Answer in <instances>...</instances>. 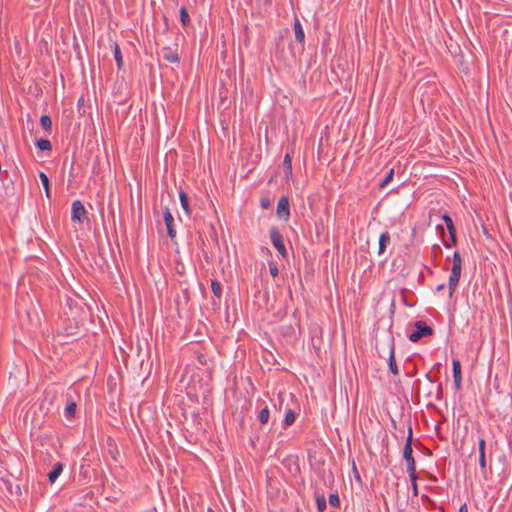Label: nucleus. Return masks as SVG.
Here are the masks:
<instances>
[{"label":"nucleus","mask_w":512,"mask_h":512,"mask_svg":"<svg viewBox=\"0 0 512 512\" xmlns=\"http://www.w3.org/2000/svg\"><path fill=\"white\" fill-rule=\"evenodd\" d=\"M415 331L409 335L411 342H418L421 338L431 336L433 334L432 327L428 326L425 322L419 320L414 323Z\"/></svg>","instance_id":"obj_3"},{"label":"nucleus","mask_w":512,"mask_h":512,"mask_svg":"<svg viewBox=\"0 0 512 512\" xmlns=\"http://www.w3.org/2000/svg\"><path fill=\"white\" fill-rule=\"evenodd\" d=\"M269 271H270V274L273 276V277H276L278 275V268L276 267V265H270L269 267Z\"/></svg>","instance_id":"obj_32"},{"label":"nucleus","mask_w":512,"mask_h":512,"mask_svg":"<svg viewBox=\"0 0 512 512\" xmlns=\"http://www.w3.org/2000/svg\"><path fill=\"white\" fill-rule=\"evenodd\" d=\"M161 56L167 62L178 63L180 61L178 44L175 43L173 45V47H171V46L163 47L161 49Z\"/></svg>","instance_id":"obj_5"},{"label":"nucleus","mask_w":512,"mask_h":512,"mask_svg":"<svg viewBox=\"0 0 512 512\" xmlns=\"http://www.w3.org/2000/svg\"><path fill=\"white\" fill-rule=\"evenodd\" d=\"M36 146L41 151H51L52 145L48 139H39L36 141Z\"/></svg>","instance_id":"obj_19"},{"label":"nucleus","mask_w":512,"mask_h":512,"mask_svg":"<svg viewBox=\"0 0 512 512\" xmlns=\"http://www.w3.org/2000/svg\"><path fill=\"white\" fill-rule=\"evenodd\" d=\"M63 471V464L61 462H58L54 465L53 469L48 474V480L50 483H54L56 479L59 477V475Z\"/></svg>","instance_id":"obj_16"},{"label":"nucleus","mask_w":512,"mask_h":512,"mask_svg":"<svg viewBox=\"0 0 512 512\" xmlns=\"http://www.w3.org/2000/svg\"><path fill=\"white\" fill-rule=\"evenodd\" d=\"M76 408V403L71 398H67V405L64 409V416L67 419L73 418L76 414Z\"/></svg>","instance_id":"obj_14"},{"label":"nucleus","mask_w":512,"mask_h":512,"mask_svg":"<svg viewBox=\"0 0 512 512\" xmlns=\"http://www.w3.org/2000/svg\"><path fill=\"white\" fill-rule=\"evenodd\" d=\"M277 216L280 219L287 220L290 216V205H289V199L286 196H282L277 204Z\"/></svg>","instance_id":"obj_8"},{"label":"nucleus","mask_w":512,"mask_h":512,"mask_svg":"<svg viewBox=\"0 0 512 512\" xmlns=\"http://www.w3.org/2000/svg\"><path fill=\"white\" fill-rule=\"evenodd\" d=\"M39 177H40L41 183L45 189L46 197L49 199L51 196L50 188H49V178L44 172H40Z\"/></svg>","instance_id":"obj_20"},{"label":"nucleus","mask_w":512,"mask_h":512,"mask_svg":"<svg viewBox=\"0 0 512 512\" xmlns=\"http://www.w3.org/2000/svg\"><path fill=\"white\" fill-rule=\"evenodd\" d=\"M211 289L215 297L221 298L222 296V286L219 281L212 280L211 281Z\"/></svg>","instance_id":"obj_23"},{"label":"nucleus","mask_w":512,"mask_h":512,"mask_svg":"<svg viewBox=\"0 0 512 512\" xmlns=\"http://www.w3.org/2000/svg\"><path fill=\"white\" fill-rule=\"evenodd\" d=\"M295 413L292 409H289L286 414H285V418H284V423L286 426H290L292 425L294 422H295Z\"/></svg>","instance_id":"obj_27"},{"label":"nucleus","mask_w":512,"mask_h":512,"mask_svg":"<svg viewBox=\"0 0 512 512\" xmlns=\"http://www.w3.org/2000/svg\"><path fill=\"white\" fill-rule=\"evenodd\" d=\"M446 241L449 242V243H452V239L451 238H450V240H446Z\"/></svg>","instance_id":"obj_36"},{"label":"nucleus","mask_w":512,"mask_h":512,"mask_svg":"<svg viewBox=\"0 0 512 512\" xmlns=\"http://www.w3.org/2000/svg\"><path fill=\"white\" fill-rule=\"evenodd\" d=\"M388 366H389V370H390L391 373H393L394 375H398L399 374L398 366H397L396 360H395V348H394V343L393 342L390 345Z\"/></svg>","instance_id":"obj_11"},{"label":"nucleus","mask_w":512,"mask_h":512,"mask_svg":"<svg viewBox=\"0 0 512 512\" xmlns=\"http://www.w3.org/2000/svg\"><path fill=\"white\" fill-rule=\"evenodd\" d=\"M163 218L166 225L167 234L173 240L176 237V230L174 228L173 215L168 207H165L163 211Z\"/></svg>","instance_id":"obj_9"},{"label":"nucleus","mask_w":512,"mask_h":512,"mask_svg":"<svg viewBox=\"0 0 512 512\" xmlns=\"http://www.w3.org/2000/svg\"><path fill=\"white\" fill-rule=\"evenodd\" d=\"M412 428L409 427L408 429V436L406 439V443L403 449V457L407 464V472L409 474V478L414 479L415 478V472H416V462L412 455Z\"/></svg>","instance_id":"obj_2"},{"label":"nucleus","mask_w":512,"mask_h":512,"mask_svg":"<svg viewBox=\"0 0 512 512\" xmlns=\"http://www.w3.org/2000/svg\"><path fill=\"white\" fill-rule=\"evenodd\" d=\"M40 124L45 131H50L52 127V120L48 115H42L40 118Z\"/></svg>","instance_id":"obj_24"},{"label":"nucleus","mask_w":512,"mask_h":512,"mask_svg":"<svg viewBox=\"0 0 512 512\" xmlns=\"http://www.w3.org/2000/svg\"><path fill=\"white\" fill-rule=\"evenodd\" d=\"M86 213H87L86 209L80 200H75L72 203V208H71L72 221H74V222L76 221L78 223H83L84 220L86 219Z\"/></svg>","instance_id":"obj_6"},{"label":"nucleus","mask_w":512,"mask_h":512,"mask_svg":"<svg viewBox=\"0 0 512 512\" xmlns=\"http://www.w3.org/2000/svg\"><path fill=\"white\" fill-rule=\"evenodd\" d=\"M197 359L200 364H202V365L207 364L206 356L204 354H202V353L198 354Z\"/></svg>","instance_id":"obj_33"},{"label":"nucleus","mask_w":512,"mask_h":512,"mask_svg":"<svg viewBox=\"0 0 512 512\" xmlns=\"http://www.w3.org/2000/svg\"><path fill=\"white\" fill-rule=\"evenodd\" d=\"M416 480H417V475L416 474H415V478L414 479L410 478V481H411V484H412V488H413V494L415 496L418 495V487H417Z\"/></svg>","instance_id":"obj_31"},{"label":"nucleus","mask_w":512,"mask_h":512,"mask_svg":"<svg viewBox=\"0 0 512 512\" xmlns=\"http://www.w3.org/2000/svg\"><path fill=\"white\" fill-rule=\"evenodd\" d=\"M283 166L285 170V176L288 178L292 176V161L289 154H286L283 160Z\"/></svg>","instance_id":"obj_18"},{"label":"nucleus","mask_w":512,"mask_h":512,"mask_svg":"<svg viewBox=\"0 0 512 512\" xmlns=\"http://www.w3.org/2000/svg\"><path fill=\"white\" fill-rule=\"evenodd\" d=\"M391 242V237L389 232H383L381 233L379 237V247H378V254L381 255L386 251L387 245H389Z\"/></svg>","instance_id":"obj_12"},{"label":"nucleus","mask_w":512,"mask_h":512,"mask_svg":"<svg viewBox=\"0 0 512 512\" xmlns=\"http://www.w3.org/2000/svg\"><path fill=\"white\" fill-rule=\"evenodd\" d=\"M452 371L454 378V386L457 391H460L462 388V376H461V363L458 359L452 360Z\"/></svg>","instance_id":"obj_10"},{"label":"nucleus","mask_w":512,"mask_h":512,"mask_svg":"<svg viewBox=\"0 0 512 512\" xmlns=\"http://www.w3.org/2000/svg\"><path fill=\"white\" fill-rule=\"evenodd\" d=\"M486 441L481 438L479 440V465L484 470L486 468V455H485Z\"/></svg>","instance_id":"obj_15"},{"label":"nucleus","mask_w":512,"mask_h":512,"mask_svg":"<svg viewBox=\"0 0 512 512\" xmlns=\"http://www.w3.org/2000/svg\"><path fill=\"white\" fill-rule=\"evenodd\" d=\"M269 415H270V412H269L268 407H264L258 413V416H257L258 421L261 424H266L268 422V420H269Z\"/></svg>","instance_id":"obj_22"},{"label":"nucleus","mask_w":512,"mask_h":512,"mask_svg":"<svg viewBox=\"0 0 512 512\" xmlns=\"http://www.w3.org/2000/svg\"><path fill=\"white\" fill-rule=\"evenodd\" d=\"M272 204V200L268 196H263L260 198V206L263 209H268Z\"/></svg>","instance_id":"obj_30"},{"label":"nucleus","mask_w":512,"mask_h":512,"mask_svg":"<svg viewBox=\"0 0 512 512\" xmlns=\"http://www.w3.org/2000/svg\"><path fill=\"white\" fill-rule=\"evenodd\" d=\"M462 271V258L458 251H455L452 258V268L448 279L449 297L455 293Z\"/></svg>","instance_id":"obj_1"},{"label":"nucleus","mask_w":512,"mask_h":512,"mask_svg":"<svg viewBox=\"0 0 512 512\" xmlns=\"http://www.w3.org/2000/svg\"><path fill=\"white\" fill-rule=\"evenodd\" d=\"M180 20L183 26H187L190 22L188 11L184 6L180 9Z\"/></svg>","instance_id":"obj_26"},{"label":"nucleus","mask_w":512,"mask_h":512,"mask_svg":"<svg viewBox=\"0 0 512 512\" xmlns=\"http://www.w3.org/2000/svg\"><path fill=\"white\" fill-rule=\"evenodd\" d=\"M270 239L272 241L273 246L277 249L279 254L285 258L287 256V251H286V248H285V245L283 242V237H282L280 231L278 230V228H276V227L271 228Z\"/></svg>","instance_id":"obj_4"},{"label":"nucleus","mask_w":512,"mask_h":512,"mask_svg":"<svg viewBox=\"0 0 512 512\" xmlns=\"http://www.w3.org/2000/svg\"><path fill=\"white\" fill-rule=\"evenodd\" d=\"M328 500H329V504H330L331 506L336 507V508H337V507H339V505H340V499H339V496H338V494H337V493H331V494L329 495V499H328Z\"/></svg>","instance_id":"obj_29"},{"label":"nucleus","mask_w":512,"mask_h":512,"mask_svg":"<svg viewBox=\"0 0 512 512\" xmlns=\"http://www.w3.org/2000/svg\"><path fill=\"white\" fill-rule=\"evenodd\" d=\"M444 287H445V285H444V284H440V285H438V286L436 287V290H437V291H441V290H443V289H444Z\"/></svg>","instance_id":"obj_35"},{"label":"nucleus","mask_w":512,"mask_h":512,"mask_svg":"<svg viewBox=\"0 0 512 512\" xmlns=\"http://www.w3.org/2000/svg\"><path fill=\"white\" fill-rule=\"evenodd\" d=\"M394 176V169H390V171L387 173V175L384 177V179L379 184L380 188L385 187L389 182L392 181Z\"/></svg>","instance_id":"obj_28"},{"label":"nucleus","mask_w":512,"mask_h":512,"mask_svg":"<svg viewBox=\"0 0 512 512\" xmlns=\"http://www.w3.org/2000/svg\"><path fill=\"white\" fill-rule=\"evenodd\" d=\"M114 58L117 63L118 69H121L122 65H123V59H122L120 47L117 43H115V45H114Z\"/></svg>","instance_id":"obj_21"},{"label":"nucleus","mask_w":512,"mask_h":512,"mask_svg":"<svg viewBox=\"0 0 512 512\" xmlns=\"http://www.w3.org/2000/svg\"><path fill=\"white\" fill-rule=\"evenodd\" d=\"M179 198H180V203H181V206L183 208V210L185 211V213L190 216L191 215V208H190V205H189V198H188V195L185 191H183L182 189L179 191Z\"/></svg>","instance_id":"obj_17"},{"label":"nucleus","mask_w":512,"mask_h":512,"mask_svg":"<svg viewBox=\"0 0 512 512\" xmlns=\"http://www.w3.org/2000/svg\"><path fill=\"white\" fill-rule=\"evenodd\" d=\"M208 512H214L212 509H208Z\"/></svg>","instance_id":"obj_37"},{"label":"nucleus","mask_w":512,"mask_h":512,"mask_svg":"<svg viewBox=\"0 0 512 512\" xmlns=\"http://www.w3.org/2000/svg\"><path fill=\"white\" fill-rule=\"evenodd\" d=\"M316 504L319 512H323L326 509V499L324 494H319L316 496Z\"/></svg>","instance_id":"obj_25"},{"label":"nucleus","mask_w":512,"mask_h":512,"mask_svg":"<svg viewBox=\"0 0 512 512\" xmlns=\"http://www.w3.org/2000/svg\"><path fill=\"white\" fill-rule=\"evenodd\" d=\"M458 512H468V507H467V504L464 503L460 506Z\"/></svg>","instance_id":"obj_34"},{"label":"nucleus","mask_w":512,"mask_h":512,"mask_svg":"<svg viewBox=\"0 0 512 512\" xmlns=\"http://www.w3.org/2000/svg\"><path fill=\"white\" fill-rule=\"evenodd\" d=\"M442 219L445 222L449 235L451 236L452 239V243H449L447 241H443V243L446 248H451L452 246H455L457 244L456 229L452 218L448 214H444L442 216Z\"/></svg>","instance_id":"obj_7"},{"label":"nucleus","mask_w":512,"mask_h":512,"mask_svg":"<svg viewBox=\"0 0 512 512\" xmlns=\"http://www.w3.org/2000/svg\"><path fill=\"white\" fill-rule=\"evenodd\" d=\"M294 33L296 41L303 44L305 40V34L298 18H295L294 20Z\"/></svg>","instance_id":"obj_13"}]
</instances>
